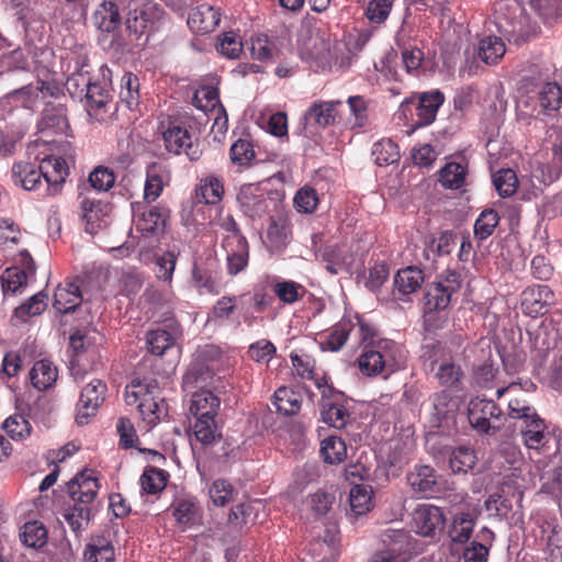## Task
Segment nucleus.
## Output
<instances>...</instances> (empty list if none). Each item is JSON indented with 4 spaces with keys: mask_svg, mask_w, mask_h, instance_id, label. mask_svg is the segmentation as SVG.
Segmentation results:
<instances>
[{
    "mask_svg": "<svg viewBox=\"0 0 562 562\" xmlns=\"http://www.w3.org/2000/svg\"><path fill=\"white\" fill-rule=\"evenodd\" d=\"M363 349L358 358V367L363 375L387 380L405 366L401 347L393 340L380 338L368 325L359 323Z\"/></svg>",
    "mask_w": 562,
    "mask_h": 562,
    "instance_id": "f257e3e1",
    "label": "nucleus"
},
{
    "mask_svg": "<svg viewBox=\"0 0 562 562\" xmlns=\"http://www.w3.org/2000/svg\"><path fill=\"white\" fill-rule=\"evenodd\" d=\"M125 402L135 405L142 422L148 429L155 427L168 415V404L160 396V387L156 379L134 378L125 387Z\"/></svg>",
    "mask_w": 562,
    "mask_h": 562,
    "instance_id": "f03ea898",
    "label": "nucleus"
},
{
    "mask_svg": "<svg viewBox=\"0 0 562 562\" xmlns=\"http://www.w3.org/2000/svg\"><path fill=\"white\" fill-rule=\"evenodd\" d=\"M423 357L430 361V370L435 372L438 383L448 389L459 390L464 372L452 359L451 350L443 340H434L423 346Z\"/></svg>",
    "mask_w": 562,
    "mask_h": 562,
    "instance_id": "7ed1b4c3",
    "label": "nucleus"
},
{
    "mask_svg": "<svg viewBox=\"0 0 562 562\" xmlns=\"http://www.w3.org/2000/svg\"><path fill=\"white\" fill-rule=\"evenodd\" d=\"M72 158V149L69 143L61 147V150L45 155L40 159V168L45 180V188L41 196H55L63 190L64 183L69 175V161Z\"/></svg>",
    "mask_w": 562,
    "mask_h": 562,
    "instance_id": "20e7f679",
    "label": "nucleus"
},
{
    "mask_svg": "<svg viewBox=\"0 0 562 562\" xmlns=\"http://www.w3.org/2000/svg\"><path fill=\"white\" fill-rule=\"evenodd\" d=\"M461 283L460 273L447 271L443 277L427 288L424 296L426 329L430 328V323L436 317L435 312L449 306L452 295L461 289Z\"/></svg>",
    "mask_w": 562,
    "mask_h": 562,
    "instance_id": "39448f33",
    "label": "nucleus"
},
{
    "mask_svg": "<svg viewBox=\"0 0 562 562\" xmlns=\"http://www.w3.org/2000/svg\"><path fill=\"white\" fill-rule=\"evenodd\" d=\"M159 131L167 151L175 155L186 154L191 161L200 159L201 150L193 144L192 135L183 121L168 116L160 121Z\"/></svg>",
    "mask_w": 562,
    "mask_h": 562,
    "instance_id": "423d86ee",
    "label": "nucleus"
},
{
    "mask_svg": "<svg viewBox=\"0 0 562 562\" xmlns=\"http://www.w3.org/2000/svg\"><path fill=\"white\" fill-rule=\"evenodd\" d=\"M237 200L241 212L252 218H262L271 212L279 213L281 200L277 192L266 191L257 184L241 187Z\"/></svg>",
    "mask_w": 562,
    "mask_h": 562,
    "instance_id": "0eeeda50",
    "label": "nucleus"
},
{
    "mask_svg": "<svg viewBox=\"0 0 562 562\" xmlns=\"http://www.w3.org/2000/svg\"><path fill=\"white\" fill-rule=\"evenodd\" d=\"M445 101V95L439 90H431L413 95L401 104L405 116H412L413 130L428 126L436 120L437 112Z\"/></svg>",
    "mask_w": 562,
    "mask_h": 562,
    "instance_id": "6e6552de",
    "label": "nucleus"
},
{
    "mask_svg": "<svg viewBox=\"0 0 562 562\" xmlns=\"http://www.w3.org/2000/svg\"><path fill=\"white\" fill-rule=\"evenodd\" d=\"M315 384L322 392L321 414L323 422L336 429L346 427L350 423L351 415L345 405V394L328 385L325 379H317Z\"/></svg>",
    "mask_w": 562,
    "mask_h": 562,
    "instance_id": "1a4fd4ad",
    "label": "nucleus"
},
{
    "mask_svg": "<svg viewBox=\"0 0 562 562\" xmlns=\"http://www.w3.org/2000/svg\"><path fill=\"white\" fill-rule=\"evenodd\" d=\"M220 262L211 252L194 258L191 282L194 289L201 294H218L220 292Z\"/></svg>",
    "mask_w": 562,
    "mask_h": 562,
    "instance_id": "9d476101",
    "label": "nucleus"
},
{
    "mask_svg": "<svg viewBox=\"0 0 562 562\" xmlns=\"http://www.w3.org/2000/svg\"><path fill=\"white\" fill-rule=\"evenodd\" d=\"M162 16L164 11L158 4L148 1L134 2L130 4L125 23L130 33L139 37L151 31Z\"/></svg>",
    "mask_w": 562,
    "mask_h": 562,
    "instance_id": "9b49d317",
    "label": "nucleus"
},
{
    "mask_svg": "<svg viewBox=\"0 0 562 562\" xmlns=\"http://www.w3.org/2000/svg\"><path fill=\"white\" fill-rule=\"evenodd\" d=\"M446 525L442 509L432 504H419L412 513V529L422 537L435 538Z\"/></svg>",
    "mask_w": 562,
    "mask_h": 562,
    "instance_id": "f8f14e48",
    "label": "nucleus"
},
{
    "mask_svg": "<svg viewBox=\"0 0 562 562\" xmlns=\"http://www.w3.org/2000/svg\"><path fill=\"white\" fill-rule=\"evenodd\" d=\"M19 263V266L7 268L1 276L4 295L22 293L27 281L35 276V262L26 250L20 252Z\"/></svg>",
    "mask_w": 562,
    "mask_h": 562,
    "instance_id": "ddd939ff",
    "label": "nucleus"
},
{
    "mask_svg": "<svg viewBox=\"0 0 562 562\" xmlns=\"http://www.w3.org/2000/svg\"><path fill=\"white\" fill-rule=\"evenodd\" d=\"M106 391V384L99 379L92 380L82 389L76 407L78 425H87L90 418L97 414L105 400Z\"/></svg>",
    "mask_w": 562,
    "mask_h": 562,
    "instance_id": "4468645a",
    "label": "nucleus"
},
{
    "mask_svg": "<svg viewBox=\"0 0 562 562\" xmlns=\"http://www.w3.org/2000/svg\"><path fill=\"white\" fill-rule=\"evenodd\" d=\"M502 416L501 407L493 401L483 397L471 398L468 404V420L473 429L481 434H488L492 420L499 419Z\"/></svg>",
    "mask_w": 562,
    "mask_h": 562,
    "instance_id": "2eb2a0df",
    "label": "nucleus"
},
{
    "mask_svg": "<svg viewBox=\"0 0 562 562\" xmlns=\"http://www.w3.org/2000/svg\"><path fill=\"white\" fill-rule=\"evenodd\" d=\"M341 104L342 102L340 100H318L313 102L303 116L305 132L310 128L324 130L336 124L339 115L338 108L341 106Z\"/></svg>",
    "mask_w": 562,
    "mask_h": 562,
    "instance_id": "dca6fc26",
    "label": "nucleus"
},
{
    "mask_svg": "<svg viewBox=\"0 0 562 562\" xmlns=\"http://www.w3.org/2000/svg\"><path fill=\"white\" fill-rule=\"evenodd\" d=\"M554 302L553 291L544 284L528 286L521 293L522 312L532 317L546 314Z\"/></svg>",
    "mask_w": 562,
    "mask_h": 562,
    "instance_id": "f3484780",
    "label": "nucleus"
},
{
    "mask_svg": "<svg viewBox=\"0 0 562 562\" xmlns=\"http://www.w3.org/2000/svg\"><path fill=\"white\" fill-rule=\"evenodd\" d=\"M100 485L93 470H83L68 484V493L74 503L95 506L94 502Z\"/></svg>",
    "mask_w": 562,
    "mask_h": 562,
    "instance_id": "a211bd4d",
    "label": "nucleus"
},
{
    "mask_svg": "<svg viewBox=\"0 0 562 562\" xmlns=\"http://www.w3.org/2000/svg\"><path fill=\"white\" fill-rule=\"evenodd\" d=\"M59 92L58 87L54 82H46L44 80H36L34 83H29L21 89L14 90L5 95L10 101L20 103L25 109H33L40 99L47 97H56Z\"/></svg>",
    "mask_w": 562,
    "mask_h": 562,
    "instance_id": "6ab92c4d",
    "label": "nucleus"
},
{
    "mask_svg": "<svg viewBox=\"0 0 562 562\" xmlns=\"http://www.w3.org/2000/svg\"><path fill=\"white\" fill-rule=\"evenodd\" d=\"M406 481L414 493L423 497H431L440 491L436 470L427 464H416L406 474Z\"/></svg>",
    "mask_w": 562,
    "mask_h": 562,
    "instance_id": "aec40b11",
    "label": "nucleus"
},
{
    "mask_svg": "<svg viewBox=\"0 0 562 562\" xmlns=\"http://www.w3.org/2000/svg\"><path fill=\"white\" fill-rule=\"evenodd\" d=\"M133 222L136 231L144 236L161 233L165 228V216L157 206H145L140 203L133 204Z\"/></svg>",
    "mask_w": 562,
    "mask_h": 562,
    "instance_id": "412c9836",
    "label": "nucleus"
},
{
    "mask_svg": "<svg viewBox=\"0 0 562 562\" xmlns=\"http://www.w3.org/2000/svg\"><path fill=\"white\" fill-rule=\"evenodd\" d=\"M220 21V9L209 3H202L191 9L187 24L194 33L207 34L217 27Z\"/></svg>",
    "mask_w": 562,
    "mask_h": 562,
    "instance_id": "4be33fe9",
    "label": "nucleus"
},
{
    "mask_svg": "<svg viewBox=\"0 0 562 562\" xmlns=\"http://www.w3.org/2000/svg\"><path fill=\"white\" fill-rule=\"evenodd\" d=\"M81 218L86 223V232L94 235L102 226L104 218L112 212V204L92 198H83L80 203Z\"/></svg>",
    "mask_w": 562,
    "mask_h": 562,
    "instance_id": "5701e85b",
    "label": "nucleus"
},
{
    "mask_svg": "<svg viewBox=\"0 0 562 562\" xmlns=\"http://www.w3.org/2000/svg\"><path fill=\"white\" fill-rule=\"evenodd\" d=\"M424 282V272L417 267H406L397 271L393 282V299L405 301L408 295L420 289Z\"/></svg>",
    "mask_w": 562,
    "mask_h": 562,
    "instance_id": "b1692460",
    "label": "nucleus"
},
{
    "mask_svg": "<svg viewBox=\"0 0 562 562\" xmlns=\"http://www.w3.org/2000/svg\"><path fill=\"white\" fill-rule=\"evenodd\" d=\"M520 435L525 446L535 450L543 448L550 438L546 422L538 414L522 422Z\"/></svg>",
    "mask_w": 562,
    "mask_h": 562,
    "instance_id": "393cba45",
    "label": "nucleus"
},
{
    "mask_svg": "<svg viewBox=\"0 0 562 562\" xmlns=\"http://www.w3.org/2000/svg\"><path fill=\"white\" fill-rule=\"evenodd\" d=\"M14 184L27 191H40L43 187V173L40 165L30 161L15 162L11 169Z\"/></svg>",
    "mask_w": 562,
    "mask_h": 562,
    "instance_id": "a878e982",
    "label": "nucleus"
},
{
    "mask_svg": "<svg viewBox=\"0 0 562 562\" xmlns=\"http://www.w3.org/2000/svg\"><path fill=\"white\" fill-rule=\"evenodd\" d=\"M38 128L43 134L67 135L70 126L66 108L63 105H46L43 110Z\"/></svg>",
    "mask_w": 562,
    "mask_h": 562,
    "instance_id": "bb28decb",
    "label": "nucleus"
},
{
    "mask_svg": "<svg viewBox=\"0 0 562 562\" xmlns=\"http://www.w3.org/2000/svg\"><path fill=\"white\" fill-rule=\"evenodd\" d=\"M224 193V180L215 175L201 178L194 189L196 202L207 205L218 204Z\"/></svg>",
    "mask_w": 562,
    "mask_h": 562,
    "instance_id": "cd10ccee",
    "label": "nucleus"
},
{
    "mask_svg": "<svg viewBox=\"0 0 562 562\" xmlns=\"http://www.w3.org/2000/svg\"><path fill=\"white\" fill-rule=\"evenodd\" d=\"M32 386L40 392L52 389L58 379V369L48 359H41L34 362L29 372Z\"/></svg>",
    "mask_w": 562,
    "mask_h": 562,
    "instance_id": "c85d7f7f",
    "label": "nucleus"
},
{
    "mask_svg": "<svg viewBox=\"0 0 562 562\" xmlns=\"http://www.w3.org/2000/svg\"><path fill=\"white\" fill-rule=\"evenodd\" d=\"M292 238V224L286 214L279 211L278 216L270 217L267 228V240L271 248L281 250Z\"/></svg>",
    "mask_w": 562,
    "mask_h": 562,
    "instance_id": "c756f323",
    "label": "nucleus"
},
{
    "mask_svg": "<svg viewBox=\"0 0 562 562\" xmlns=\"http://www.w3.org/2000/svg\"><path fill=\"white\" fill-rule=\"evenodd\" d=\"M476 521V515L472 512H457L448 526V537L454 543H467Z\"/></svg>",
    "mask_w": 562,
    "mask_h": 562,
    "instance_id": "7c9ffc66",
    "label": "nucleus"
},
{
    "mask_svg": "<svg viewBox=\"0 0 562 562\" xmlns=\"http://www.w3.org/2000/svg\"><path fill=\"white\" fill-rule=\"evenodd\" d=\"M220 398L211 391L201 390L192 394L189 412L195 418L215 417Z\"/></svg>",
    "mask_w": 562,
    "mask_h": 562,
    "instance_id": "2f4dec72",
    "label": "nucleus"
},
{
    "mask_svg": "<svg viewBox=\"0 0 562 562\" xmlns=\"http://www.w3.org/2000/svg\"><path fill=\"white\" fill-rule=\"evenodd\" d=\"M322 259L326 263L325 269L333 276L349 271L352 265V256L340 245L326 247L322 252Z\"/></svg>",
    "mask_w": 562,
    "mask_h": 562,
    "instance_id": "473e14b6",
    "label": "nucleus"
},
{
    "mask_svg": "<svg viewBox=\"0 0 562 562\" xmlns=\"http://www.w3.org/2000/svg\"><path fill=\"white\" fill-rule=\"evenodd\" d=\"M82 297L79 285L75 283H66L58 285L54 294V308L60 314L75 312L81 304Z\"/></svg>",
    "mask_w": 562,
    "mask_h": 562,
    "instance_id": "72a5a7b5",
    "label": "nucleus"
},
{
    "mask_svg": "<svg viewBox=\"0 0 562 562\" xmlns=\"http://www.w3.org/2000/svg\"><path fill=\"white\" fill-rule=\"evenodd\" d=\"M226 252L227 273L232 277L243 272L249 262V244L246 240L222 246Z\"/></svg>",
    "mask_w": 562,
    "mask_h": 562,
    "instance_id": "f704fd0d",
    "label": "nucleus"
},
{
    "mask_svg": "<svg viewBox=\"0 0 562 562\" xmlns=\"http://www.w3.org/2000/svg\"><path fill=\"white\" fill-rule=\"evenodd\" d=\"M94 510L95 506L74 503L65 509L63 517L75 536L79 537L88 528Z\"/></svg>",
    "mask_w": 562,
    "mask_h": 562,
    "instance_id": "c9c22d12",
    "label": "nucleus"
},
{
    "mask_svg": "<svg viewBox=\"0 0 562 562\" xmlns=\"http://www.w3.org/2000/svg\"><path fill=\"white\" fill-rule=\"evenodd\" d=\"M86 106L88 114L97 121H102L109 103V91L98 82H91L85 92Z\"/></svg>",
    "mask_w": 562,
    "mask_h": 562,
    "instance_id": "e433bc0d",
    "label": "nucleus"
},
{
    "mask_svg": "<svg viewBox=\"0 0 562 562\" xmlns=\"http://www.w3.org/2000/svg\"><path fill=\"white\" fill-rule=\"evenodd\" d=\"M85 562H115L112 541L104 536L91 537L83 553Z\"/></svg>",
    "mask_w": 562,
    "mask_h": 562,
    "instance_id": "4c0bfd02",
    "label": "nucleus"
},
{
    "mask_svg": "<svg viewBox=\"0 0 562 562\" xmlns=\"http://www.w3.org/2000/svg\"><path fill=\"white\" fill-rule=\"evenodd\" d=\"M176 521L184 527H192L201 519V507L195 498H177L171 505Z\"/></svg>",
    "mask_w": 562,
    "mask_h": 562,
    "instance_id": "58836bf2",
    "label": "nucleus"
},
{
    "mask_svg": "<svg viewBox=\"0 0 562 562\" xmlns=\"http://www.w3.org/2000/svg\"><path fill=\"white\" fill-rule=\"evenodd\" d=\"M93 24L101 31L114 32L121 23L117 5L112 1H103L92 15Z\"/></svg>",
    "mask_w": 562,
    "mask_h": 562,
    "instance_id": "ea45409f",
    "label": "nucleus"
},
{
    "mask_svg": "<svg viewBox=\"0 0 562 562\" xmlns=\"http://www.w3.org/2000/svg\"><path fill=\"white\" fill-rule=\"evenodd\" d=\"M166 175V168L159 164H151L147 167L144 187V199L147 202H154L160 196L165 187Z\"/></svg>",
    "mask_w": 562,
    "mask_h": 562,
    "instance_id": "a19ab883",
    "label": "nucleus"
},
{
    "mask_svg": "<svg viewBox=\"0 0 562 562\" xmlns=\"http://www.w3.org/2000/svg\"><path fill=\"white\" fill-rule=\"evenodd\" d=\"M277 411L285 416H293L301 409V394L286 386L279 387L273 395Z\"/></svg>",
    "mask_w": 562,
    "mask_h": 562,
    "instance_id": "79ce46f5",
    "label": "nucleus"
},
{
    "mask_svg": "<svg viewBox=\"0 0 562 562\" xmlns=\"http://www.w3.org/2000/svg\"><path fill=\"white\" fill-rule=\"evenodd\" d=\"M506 53L505 43L497 36H485L479 43V58L487 65H496Z\"/></svg>",
    "mask_w": 562,
    "mask_h": 562,
    "instance_id": "37998d69",
    "label": "nucleus"
},
{
    "mask_svg": "<svg viewBox=\"0 0 562 562\" xmlns=\"http://www.w3.org/2000/svg\"><path fill=\"white\" fill-rule=\"evenodd\" d=\"M467 166L461 162H447L439 171V181L446 189L458 190L465 184Z\"/></svg>",
    "mask_w": 562,
    "mask_h": 562,
    "instance_id": "c03bdc74",
    "label": "nucleus"
},
{
    "mask_svg": "<svg viewBox=\"0 0 562 562\" xmlns=\"http://www.w3.org/2000/svg\"><path fill=\"white\" fill-rule=\"evenodd\" d=\"M409 533L403 529H386L383 535V543L393 554L406 555L413 549Z\"/></svg>",
    "mask_w": 562,
    "mask_h": 562,
    "instance_id": "a18cd8bd",
    "label": "nucleus"
},
{
    "mask_svg": "<svg viewBox=\"0 0 562 562\" xmlns=\"http://www.w3.org/2000/svg\"><path fill=\"white\" fill-rule=\"evenodd\" d=\"M546 536V559L549 562H562V527L547 524L542 526Z\"/></svg>",
    "mask_w": 562,
    "mask_h": 562,
    "instance_id": "49530a36",
    "label": "nucleus"
},
{
    "mask_svg": "<svg viewBox=\"0 0 562 562\" xmlns=\"http://www.w3.org/2000/svg\"><path fill=\"white\" fill-rule=\"evenodd\" d=\"M139 80L132 72H125L121 79L120 101L128 110H135L139 104Z\"/></svg>",
    "mask_w": 562,
    "mask_h": 562,
    "instance_id": "de8ad7c7",
    "label": "nucleus"
},
{
    "mask_svg": "<svg viewBox=\"0 0 562 562\" xmlns=\"http://www.w3.org/2000/svg\"><path fill=\"white\" fill-rule=\"evenodd\" d=\"M372 157L378 166H389L400 160V149L390 138H383L373 144Z\"/></svg>",
    "mask_w": 562,
    "mask_h": 562,
    "instance_id": "09e8293b",
    "label": "nucleus"
},
{
    "mask_svg": "<svg viewBox=\"0 0 562 562\" xmlns=\"http://www.w3.org/2000/svg\"><path fill=\"white\" fill-rule=\"evenodd\" d=\"M192 430L194 439L203 446L213 445L216 440L221 439L215 417L195 418Z\"/></svg>",
    "mask_w": 562,
    "mask_h": 562,
    "instance_id": "8fccbe9b",
    "label": "nucleus"
},
{
    "mask_svg": "<svg viewBox=\"0 0 562 562\" xmlns=\"http://www.w3.org/2000/svg\"><path fill=\"white\" fill-rule=\"evenodd\" d=\"M321 454L326 463L338 464L347 457V446L340 437L329 436L322 441Z\"/></svg>",
    "mask_w": 562,
    "mask_h": 562,
    "instance_id": "3c124183",
    "label": "nucleus"
},
{
    "mask_svg": "<svg viewBox=\"0 0 562 562\" xmlns=\"http://www.w3.org/2000/svg\"><path fill=\"white\" fill-rule=\"evenodd\" d=\"M350 110L348 122L351 130H361L369 123L368 102L362 95H351L347 99Z\"/></svg>",
    "mask_w": 562,
    "mask_h": 562,
    "instance_id": "603ef678",
    "label": "nucleus"
},
{
    "mask_svg": "<svg viewBox=\"0 0 562 562\" xmlns=\"http://www.w3.org/2000/svg\"><path fill=\"white\" fill-rule=\"evenodd\" d=\"M316 52L304 49L302 50V59H304L310 67L314 68L316 71L324 70L329 66L330 55L328 45L322 40H315L313 42V46Z\"/></svg>",
    "mask_w": 562,
    "mask_h": 562,
    "instance_id": "864d4df0",
    "label": "nucleus"
},
{
    "mask_svg": "<svg viewBox=\"0 0 562 562\" xmlns=\"http://www.w3.org/2000/svg\"><path fill=\"white\" fill-rule=\"evenodd\" d=\"M273 293L283 304H293L302 300L306 290L305 288L292 280L277 281L272 285Z\"/></svg>",
    "mask_w": 562,
    "mask_h": 562,
    "instance_id": "5fc2aeb1",
    "label": "nucleus"
},
{
    "mask_svg": "<svg viewBox=\"0 0 562 562\" xmlns=\"http://www.w3.org/2000/svg\"><path fill=\"white\" fill-rule=\"evenodd\" d=\"M231 161L238 167H250L256 159L254 145L250 140L238 138L229 148Z\"/></svg>",
    "mask_w": 562,
    "mask_h": 562,
    "instance_id": "6e6d98bb",
    "label": "nucleus"
},
{
    "mask_svg": "<svg viewBox=\"0 0 562 562\" xmlns=\"http://www.w3.org/2000/svg\"><path fill=\"white\" fill-rule=\"evenodd\" d=\"M498 223V213L493 209H485L474 223V237L480 241L487 239L492 236Z\"/></svg>",
    "mask_w": 562,
    "mask_h": 562,
    "instance_id": "4d7b16f0",
    "label": "nucleus"
},
{
    "mask_svg": "<svg viewBox=\"0 0 562 562\" xmlns=\"http://www.w3.org/2000/svg\"><path fill=\"white\" fill-rule=\"evenodd\" d=\"M47 300L48 296L41 291L15 307L14 316L25 322L29 317L42 314L47 307Z\"/></svg>",
    "mask_w": 562,
    "mask_h": 562,
    "instance_id": "13d9d810",
    "label": "nucleus"
},
{
    "mask_svg": "<svg viewBox=\"0 0 562 562\" xmlns=\"http://www.w3.org/2000/svg\"><path fill=\"white\" fill-rule=\"evenodd\" d=\"M168 473L157 468H147L140 476L142 490L147 494L160 493L167 485Z\"/></svg>",
    "mask_w": 562,
    "mask_h": 562,
    "instance_id": "bf43d9fd",
    "label": "nucleus"
},
{
    "mask_svg": "<svg viewBox=\"0 0 562 562\" xmlns=\"http://www.w3.org/2000/svg\"><path fill=\"white\" fill-rule=\"evenodd\" d=\"M2 428L13 440H25L32 432L31 423L21 414L9 416L3 422Z\"/></svg>",
    "mask_w": 562,
    "mask_h": 562,
    "instance_id": "052dcab7",
    "label": "nucleus"
},
{
    "mask_svg": "<svg viewBox=\"0 0 562 562\" xmlns=\"http://www.w3.org/2000/svg\"><path fill=\"white\" fill-rule=\"evenodd\" d=\"M493 184L502 198H509L517 191L518 178L513 169H501L493 175Z\"/></svg>",
    "mask_w": 562,
    "mask_h": 562,
    "instance_id": "680f3d73",
    "label": "nucleus"
},
{
    "mask_svg": "<svg viewBox=\"0 0 562 562\" xmlns=\"http://www.w3.org/2000/svg\"><path fill=\"white\" fill-rule=\"evenodd\" d=\"M215 225L218 226L223 232L222 246L233 245L235 243H239L246 240V237L243 235L237 222L233 217V215H222L220 214L215 220Z\"/></svg>",
    "mask_w": 562,
    "mask_h": 562,
    "instance_id": "e2e57ef3",
    "label": "nucleus"
},
{
    "mask_svg": "<svg viewBox=\"0 0 562 562\" xmlns=\"http://www.w3.org/2000/svg\"><path fill=\"white\" fill-rule=\"evenodd\" d=\"M476 461L474 451L469 447L454 449L449 459V465L453 473H467Z\"/></svg>",
    "mask_w": 562,
    "mask_h": 562,
    "instance_id": "0e129e2a",
    "label": "nucleus"
},
{
    "mask_svg": "<svg viewBox=\"0 0 562 562\" xmlns=\"http://www.w3.org/2000/svg\"><path fill=\"white\" fill-rule=\"evenodd\" d=\"M539 103L546 111H557L562 106V88L557 82H547L539 91Z\"/></svg>",
    "mask_w": 562,
    "mask_h": 562,
    "instance_id": "69168bd1",
    "label": "nucleus"
},
{
    "mask_svg": "<svg viewBox=\"0 0 562 562\" xmlns=\"http://www.w3.org/2000/svg\"><path fill=\"white\" fill-rule=\"evenodd\" d=\"M146 341L153 355L161 356L173 346L175 338L166 329L157 328L148 331Z\"/></svg>",
    "mask_w": 562,
    "mask_h": 562,
    "instance_id": "338daca9",
    "label": "nucleus"
},
{
    "mask_svg": "<svg viewBox=\"0 0 562 562\" xmlns=\"http://www.w3.org/2000/svg\"><path fill=\"white\" fill-rule=\"evenodd\" d=\"M22 542L30 548H41L46 543V528L37 521L26 522L20 533Z\"/></svg>",
    "mask_w": 562,
    "mask_h": 562,
    "instance_id": "774afa93",
    "label": "nucleus"
}]
</instances>
